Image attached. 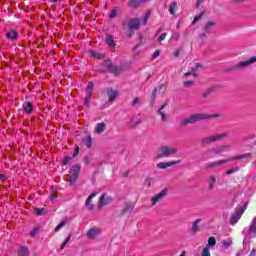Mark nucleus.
Segmentation results:
<instances>
[{"label":"nucleus","instance_id":"obj_1","mask_svg":"<svg viewBox=\"0 0 256 256\" xmlns=\"http://www.w3.org/2000/svg\"><path fill=\"white\" fill-rule=\"evenodd\" d=\"M219 114H207V113H195L187 118L180 121V127H185V125H195L197 121H205L207 119H217Z\"/></svg>","mask_w":256,"mask_h":256},{"label":"nucleus","instance_id":"obj_2","mask_svg":"<svg viewBox=\"0 0 256 256\" xmlns=\"http://www.w3.org/2000/svg\"><path fill=\"white\" fill-rule=\"evenodd\" d=\"M159 153L155 156V159H163L165 157H171V155H177L179 149L175 146L162 145L158 149Z\"/></svg>","mask_w":256,"mask_h":256},{"label":"nucleus","instance_id":"obj_3","mask_svg":"<svg viewBox=\"0 0 256 256\" xmlns=\"http://www.w3.org/2000/svg\"><path fill=\"white\" fill-rule=\"evenodd\" d=\"M225 137H229V132H224L221 134H216L212 136H208L201 139L202 145H209L211 143H215L217 141H221V139H225Z\"/></svg>","mask_w":256,"mask_h":256},{"label":"nucleus","instance_id":"obj_4","mask_svg":"<svg viewBox=\"0 0 256 256\" xmlns=\"http://www.w3.org/2000/svg\"><path fill=\"white\" fill-rule=\"evenodd\" d=\"M249 157H251V153H246V154L235 156L233 158L212 162L208 167H217L219 165H223V163H229V161H237L239 159H247Z\"/></svg>","mask_w":256,"mask_h":256},{"label":"nucleus","instance_id":"obj_5","mask_svg":"<svg viewBox=\"0 0 256 256\" xmlns=\"http://www.w3.org/2000/svg\"><path fill=\"white\" fill-rule=\"evenodd\" d=\"M247 210V204L236 209V211L230 217V225H235L241 217H243V213Z\"/></svg>","mask_w":256,"mask_h":256},{"label":"nucleus","instance_id":"obj_6","mask_svg":"<svg viewBox=\"0 0 256 256\" xmlns=\"http://www.w3.org/2000/svg\"><path fill=\"white\" fill-rule=\"evenodd\" d=\"M81 172V165L75 164L70 168V183H75Z\"/></svg>","mask_w":256,"mask_h":256},{"label":"nucleus","instance_id":"obj_7","mask_svg":"<svg viewBox=\"0 0 256 256\" xmlns=\"http://www.w3.org/2000/svg\"><path fill=\"white\" fill-rule=\"evenodd\" d=\"M167 196V189H163L158 194H156L154 197L151 198V205L152 207H155L159 201H163V198Z\"/></svg>","mask_w":256,"mask_h":256},{"label":"nucleus","instance_id":"obj_8","mask_svg":"<svg viewBox=\"0 0 256 256\" xmlns=\"http://www.w3.org/2000/svg\"><path fill=\"white\" fill-rule=\"evenodd\" d=\"M253 63H256V56L251 57L249 60L237 63L235 69H247V67L253 65Z\"/></svg>","mask_w":256,"mask_h":256},{"label":"nucleus","instance_id":"obj_9","mask_svg":"<svg viewBox=\"0 0 256 256\" xmlns=\"http://www.w3.org/2000/svg\"><path fill=\"white\" fill-rule=\"evenodd\" d=\"M93 87V82H89L86 88V98L84 99V105L86 106L89 105V103L91 102V97L93 95Z\"/></svg>","mask_w":256,"mask_h":256},{"label":"nucleus","instance_id":"obj_10","mask_svg":"<svg viewBox=\"0 0 256 256\" xmlns=\"http://www.w3.org/2000/svg\"><path fill=\"white\" fill-rule=\"evenodd\" d=\"M108 103H113L115 99L119 96V92L117 90H113V88H109L107 90Z\"/></svg>","mask_w":256,"mask_h":256},{"label":"nucleus","instance_id":"obj_11","mask_svg":"<svg viewBox=\"0 0 256 256\" xmlns=\"http://www.w3.org/2000/svg\"><path fill=\"white\" fill-rule=\"evenodd\" d=\"M141 21L138 18H132L128 21V27L131 31L139 29Z\"/></svg>","mask_w":256,"mask_h":256},{"label":"nucleus","instance_id":"obj_12","mask_svg":"<svg viewBox=\"0 0 256 256\" xmlns=\"http://www.w3.org/2000/svg\"><path fill=\"white\" fill-rule=\"evenodd\" d=\"M181 163V160L178 161H170V162H160L156 165L157 169H167V167H173V165H177Z\"/></svg>","mask_w":256,"mask_h":256},{"label":"nucleus","instance_id":"obj_13","mask_svg":"<svg viewBox=\"0 0 256 256\" xmlns=\"http://www.w3.org/2000/svg\"><path fill=\"white\" fill-rule=\"evenodd\" d=\"M98 235H101V229L93 227L90 230H88L86 236L88 239H96Z\"/></svg>","mask_w":256,"mask_h":256},{"label":"nucleus","instance_id":"obj_14","mask_svg":"<svg viewBox=\"0 0 256 256\" xmlns=\"http://www.w3.org/2000/svg\"><path fill=\"white\" fill-rule=\"evenodd\" d=\"M110 203H113V199L109 195H102L99 200L100 207H104L105 205H110Z\"/></svg>","mask_w":256,"mask_h":256},{"label":"nucleus","instance_id":"obj_15","mask_svg":"<svg viewBox=\"0 0 256 256\" xmlns=\"http://www.w3.org/2000/svg\"><path fill=\"white\" fill-rule=\"evenodd\" d=\"M95 197H97V192H94V193L90 194V195L88 196V198L86 199L85 205H86V207H87V209H88L89 211H93V209H94V207H95V205H93V203H91V200H92V199H95Z\"/></svg>","mask_w":256,"mask_h":256},{"label":"nucleus","instance_id":"obj_16","mask_svg":"<svg viewBox=\"0 0 256 256\" xmlns=\"http://www.w3.org/2000/svg\"><path fill=\"white\" fill-rule=\"evenodd\" d=\"M106 129H107V124H105V122H101L96 124L94 128V133H96L97 135H101V133H105Z\"/></svg>","mask_w":256,"mask_h":256},{"label":"nucleus","instance_id":"obj_17","mask_svg":"<svg viewBox=\"0 0 256 256\" xmlns=\"http://www.w3.org/2000/svg\"><path fill=\"white\" fill-rule=\"evenodd\" d=\"M147 1L149 0H130L128 3V7L136 9V7H139V5H142V3H147Z\"/></svg>","mask_w":256,"mask_h":256},{"label":"nucleus","instance_id":"obj_18","mask_svg":"<svg viewBox=\"0 0 256 256\" xmlns=\"http://www.w3.org/2000/svg\"><path fill=\"white\" fill-rule=\"evenodd\" d=\"M201 67V64L197 63L195 64V67H192L189 72H186L184 75L185 77H189L190 75H193V77H197V69Z\"/></svg>","mask_w":256,"mask_h":256},{"label":"nucleus","instance_id":"obj_19","mask_svg":"<svg viewBox=\"0 0 256 256\" xmlns=\"http://www.w3.org/2000/svg\"><path fill=\"white\" fill-rule=\"evenodd\" d=\"M227 145H222L217 148H212L211 151L214 153V155H221V153H224V151H227Z\"/></svg>","mask_w":256,"mask_h":256},{"label":"nucleus","instance_id":"obj_20","mask_svg":"<svg viewBox=\"0 0 256 256\" xmlns=\"http://www.w3.org/2000/svg\"><path fill=\"white\" fill-rule=\"evenodd\" d=\"M143 105V99L141 97H135L131 102V107H141Z\"/></svg>","mask_w":256,"mask_h":256},{"label":"nucleus","instance_id":"obj_21","mask_svg":"<svg viewBox=\"0 0 256 256\" xmlns=\"http://www.w3.org/2000/svg\"><path fill=\"white\" fill-rule=\"evenodd\" d=\"M105 43L108 45V47H115V40L113 38V36L107 34L106 38H105Z\"/></svg>","mask_w":256,"mask_h":256},{"label":"nucleus","instance_id":"obj_22","mask_svg":"<svg viewBox=\"0 0 256 256\" xmlns=\"http://www.w3.org/2000/svg\"><path fill=\"white\" fill-rule=\"evenodd\" d=\"M215 183H217V178L215 176H210L208 178V185L210 191H213V189L215 188Z\"/></svg>","mask_w":256,"mask_h":256},{"label":"nucleus","instance_id":"obj_23","mask_svg":"<svg viewBox=\"0 0 256 256\" xmlns=\"http://www.w3.org/2000/svg\"><path fill=\"white\" fill-rule=\"evenodd\" d=\"M23 109H24V112H26L29 115V113L33 112V103L31 102L24 103Z\"/></svg>","mask_w":256,"mask_h":256},{"label":"nucleus","instance_id":"obj_24","mask_svg":"<svg viewBox=\"0 0 256 256\" xmlns=\"http://www.w3.org/2000/svg\"><path fill=\"white\" fill-rule=\"evenodd\" d=\"M7 39H11L12 41H15L17 37H19V33L15 30H11L6 34Z\"/></svg>","mask_w":256,"mask_h":256},{"label":"nucleus","instance_id":"obj_25","mask_svg":"<svg viewBox=\"0 0 256 256\" xmlns=\"http://www.w3.org/2000/svg\"><path fill=\"white\" fill-rule=\"evenodd\" d=\"M199 223H201L200 219H197L193 222L191 231L193 234H195L197 231H199Z\"/></svg>","mask_w":256,"mask_h":256},{"label":"nucleus","instance_id":"obj_26","mask_svg":"<svg viewBox=\"0 0 256 256\" xmlns=\"http://www.w3.org/2000/svg\"><path fill=\"white\" fill-rule=\"evenodd\" d=\"M19 256H29V248L23 246L18 250Z\"/></svg>","mask_w":256,"mask_h":256},{"label":"nucleus","instance_id":"obj_27","mask_svg":"<svg viewBox=\"0 0 256 256\" xmlns=\"http://www.w3.org/2000/svg\"><path fill=\"white\" fill-rule=\"evenodd\" d=\"M166 105L167 104H163L161 108L158 110V114L162 117V121H167V115H165V112H163Z\"/></svg>","mask_w":256,"mask_h":256},{"label":"nucleus","instance_id":"obj_28","mask_svg":"<svg viewBox=\"0 0 256 256\" xmlns=\"http://www.w3.org/2000/svg\"><path fill=\"white\" fill-rule=\"evenodd\" d=\"M249 233H256V216L252 219L251 225L249 226Z\"/></svg>","mask_w":256,"mask_h":256},{"label":"nucleus","instance_id":"obj_29","mask_svg":"<svg viewBox=\"0 0 256 256\" xmlns=\"http://www.w3.org/2000/svg\"><path fill=\"white\" fill-rule=\"evenodd\" d=\"M211 93H213V87H209V88H206L203 93H202V97L204 99H207V97H209V95H211Z\"/></svg>","mask_w":256,"mask_h":256},{"label":"nucleus","instance_id":"obj_30","mask_svg":"<svg viewBox=\"0 0 256 256\" xmlns=\"http://www.w3.org/2000/svg\"><path fill=\"white\" fill-rule=\"evenodd\" d=\"M135 206L131 203H126L125 208L123 209V213H131Z\"/></svg>","mask_w":256,"mask_h":256},{"label":"nucleus","instance_id":"obj_31","mask_svg":"<svg viewBox=\"0 0 256 256\" xmlns=\"http://www.w3.org/2000/svg\"><path fill=\"white\" fill-rule=\"evenodd\" d=\"M84 145H86V147L88 149H91L92 145H93V142L91 140V136H87L85 139H84Z\"/></svg>","mask_w":256,"mask_h":256},{"label":"nucleus","instance_id":"obj_32","mask_svg":"<svg viewBox=\"0 0 256 256\" xmlns=\"http://www.w3.org/2000/svg\"><path fill=\"white\" fill-rule=\"evenodd\" d=\"M175 9H177V2H173L169 6L170 15H175Z\"/></svg>","mask_w":256,"mask_h":256},{"label":"nucleus","instance_id":"obj_33","mask_svg":"<svg viewBox=\"0 0 256 256\" xmlns=\"http://www.w3.org/2000/svg\"><path fill=\"white\" fill-rule=\"evenodd\" d=\"M66 223H67V220H62V221L56 226L55 231H56V232H57V231H60V230L62 229V227H65Z\"/></svg>","mask_w":256,"mask_h":256},{"label":"nucleus","instance_id":"obj_34","mask_svg":"<svg viewBox=\"0 0 256 256\" xmlns=\"http://www.w3.org/2000/svg\"><path fill=\"white\" fill-rule=\"evenodd\" d=\"M208 245H209L210 247H215V245H217V240H215V237H210V238L208 239Z\"/></svg>","mask_w":256,"mask_h":256},{"label":"nucleus","instance_id":"obj_35","mask_svg":"<svg viewBox=\"0 0 256 256\" xmlns=\"http://www.w3.org/2000/svg\"><path fill=\"white\" fill-rule=\"evenodd\" d=\"M91 55H92V57H94V59H103V54H101V53L91 51Z\"/></svg>","mask_w":256,"mask_h":256},{"label":"nucleus","instance_id":"obj_36","mask_svg":"<svg viewBox=\"0 0 256 256\" xmlns=\"http://www.w3.org/2000/svg\"><path fill=\"white\" fill-rule=\"evenodd\" d=\"M69 241H71V234H69L68 237L64 240V242L62 243L60 249L61 250L65 249V246L69 243Z\"/></svg>","mask_w":256,"mask_h":256},{"label":"nucleus","instance_id":"obj_37","mask_svg":"<svg viewBox=\"0 0 256 256\" xmlns=\"http://www.w3.org/2000/svg\"><path fill=\"white\" fill-rule=\"evenodd\" d=\"M45 213H47V211L44 208H36L35 209L36 215H45Z\"/></svg>","mask_w":256,"mask_h":256},{"label":"nucleus","instance_id":"obj_38","mask_svg":"<svg viewBox=\"0 0 256 256\" xmlns=\"http://www.w3.org/2000/svg\"><path fill=\"white\" fill-rule=\"evenodd\" d=\"M209 27H215V22H207V23H206V26H205V28H204V31H205L206 33L209 32Z\"/></svg>","mask_w":256,"mask_h":256},{"label":"nucleus","instance_id":"obj_39","mask_svg":"<svg viewBox=\"0 0 256 256\" xmlns=\"http://www.w3.org/2000/svg\"><path fill=\"white\" fill-rule=\"evenodd\" d=\"M139 123H141V120H131L128 124L129 127H137V125H139Z\"/></svg>","mask_w":256,"mask_h":256},{"label":"nucleus","instance_id":"obj_40","mask_svg":"<svg viewBox=\"0 0 256 256\" xmlns=\"http://www.w3.org/2000/svg\"><path fill=\"white\" fill-rule=\"evenodd\" d=\"M202 17H203V12L194 17V20H193L192 24L195 25V23L200 21L202 19Z\"/></svg>","mask_w":256,"mask_h":256},{"label":"nucleus","instance_id":"obj_41","mask_svg":"<svg viewBox=\"0 0 256 256\" xmlns=\"http://www.w3.org/2000/svg\"><path fill=\"white\" fill-rule=\"evenodd\" d=\"M202 256H211V252L209 251V248L202 249Z\"/></svg>","mask_w":256,"mask_h":256},{"label":"nucleus","instance_id":"obj_42","mask_svg":"<svg viewBox=\"0 0 256 256\" xmlns=\"http://www.w3.org/2000/svg\"><path fill=\"white\" fill-rule=\"evenodd\" d=\"M149 17H151V13L150 12L146 13V15L143 18V24L144 25H146L147 21H149Z\"/></svg>","mask_w":256,"mask_h":256},{"label":"nucleus","instance_id":"obj_43","mask_svg":"<svg viewBox=\"0 0 256 256\" xmlns=\"http://www.w3.org/2000/svg\"><path fill=\"white\" fill-rule=\"evenodd\" d=\"M194 84H195V81H185V82H183V86L187 87V88L191 87V85H194Z\"/></svg>","mask_w":256,"mask_h":256},{"label":"nucleus","instance_id":"obj_44","mask_svg":"<svg viewBox=\"0 0 256 256\" xmlns=\"http://www.w3.org/2000/svg\"><path fill=\"white\" fill-rule=\"evenodd\" d=\"M37 233H39V228H34V229L30 232V236H31V237H35V235H37Z\"/></svg>","mask_w":256,"mask_h":256},{"label":"nucleus","instance_id":"obj_45","mask_svg":"<svg viewBox=\"0 0 256 256\" xmlns=\"http://www.w3.org/2000/svg\"><path fill=\"white\" fill-rule=\"evenodd\" d=\"M165 37H167V33L164 32L158 37V41H165Z\"/></svg>","mask_w":256,"mask_h":256},{"label":"nucleus","instance_id":"obj_46","mask_svg":"<svg viewBox=\"0 0 256 256\" xmlns=\"http://www.w3.org/2000/svg\"><path fill=\"white\" fill-rule=\"evenodd\" d=\"M69 161H71V156H65L63 159V165H67V163H69Z\"/></svg>","mask_w":256,"mask_h":256},{"label":"nucleus","instance_id":"obj_47","mask_svg":"<svg viewBox=\"0 0 256 256\" xmlns=\"http://www.w3.org/2000/svg\"><path fill=\"white\" fill-rule=\"evenodd\" d=\"M159 55H161V51L156 50V51L153 53V55H152V59H157V57H158Z\"/></svg>","mask_w":256,"mask_h":256},{"label":"nucleus","instance_id":"obj_48","mask_svg":"<svg viewBox=\"0 0 256 256\" xmlns=\"http://www.w3.org/2000/svg\"><path fill=\"white\" fill-rule=\"evenodd\" d=\"M115 17H117V10H112L110 13V18L113 19Z\"/></svg>","mask_w":256,"mask_h":256},{"label":"nucleus","instance_id":"obj_49","mask_svg":"<svg viewBox=\"0 0 256 256\" xmlns=\"http://www.w3.org/2000/svg\"><path fill=\"white\" fill-rule=\"evenodd\" d=\"M77 155H79V147L78 146L75 148L72 157H76Z\"/></svg>","mask_w":256,"mask_h":256},{"label":"nucleus","instance_id":"obj_50","mask_svg":"<svg viewBox=\"0 0 256 256\" xmlns=\"http://www.w3.org/2000/svg\"><path fill=\"white\" fill-rule=\"evenodd\" d=\"M146 187H151V178H147L145 181Z\"/></svg>","mask_w":256,"mask_h":256},{"label":"nucleus","instance_id":"obj_51","mask_svg":"<svg viewBox=\"0 0 256 256\" xmlns=\"http://www.w3.org/2000/svg\"><path fill=\"white\" fill-rule=\"evenodd\" d=\"M205 0H197L196 7L199 8V6L203 3Z\"/></svg>","mask_w":256,"mask_h":256},{"label":"nucleus","instance_id":"obj_52","mask_svg":"<svg viewBox=\"0 0 256 256\" xmlns=\"http://www.w3.org/2000/svg\"><path fill=\"white\" fill-rule=\"evenodd\" d=\"M156 95H157V88H155L152 93V99H155Z\"/></svg>","mask_w":256,"mask_h":256},{"label":"nucleus","instance_id":"obj_53","mask_svg":"<svg viewBox=\"0 0 256 256\" xmlns=\"http://www.w3.org/2000/svg\"><path fill=\"white\" fill-rule=\"evenodd\" d=\"M180 51L179 50H176L175 52H174V57H179V55H180Z\"/></svg>","mask_w":256,"mask_h":256},{"label":"nucleus","instance_id":"obj_54","mask_svg":"<svg viewBox=\"0 0 256 256\" xmlns=\"http://www.w3.org/2000/svg\"><path fill=\"white\" fill-rule=\"evenodd\" d=\"M5 179H7V178L5 177V175L0 174V181H5Z\"/></svg>","mask_w":256,"mask_h":256},{"label":"nucleus","instance_id":"obj_55","mask_svg":"<svg viewBox=\"0 0 256 256\" xmlns=\"http://www.w3.org/2000/svg\"><path fill=\"white\" fill-rule=\"evenodd\" d=\"M256 255V250L252 249V251L250 252V256H255Z\"/></svg>","mask_w":256,"mask_h":256},{"label":"nucleus","instance_id":"obj_56","mask_svg":"<svg viewBox=\"0 0 256 256\" xmlns=\"http://www.w3.org/2000/svg\"><path fill=\"white\" fill-rule=\"evenodd\" d=\"M231 173H235V170H228V171H226L227 175H231Z\"/></svg>","mask_w":256,"mask_h":256},{"label":"nucleus","instance_id":"obj_57","mask_svg":"<svg viewBox=\"0 0 256 256\" xmlns=\"http://www.w3.org/2000/svg\"><path fill=\"white\" fill-rule=\"evenodd\" d=\"M185 255H187V252L186 251H182V253L179 256H185Z\"/></svg>","mask_w":256,"mask_h":256},{"label":"nucleus","instance_id":"obj_58","mask_svg":"<svg viewBox=\"0 0 256 256\" xmlns=\"http://www.w3.org/2000/svg\"><path fill=\"white\" fill-rule=\"evenodd\" d=\"M58 0H52V3H57Z\"/></svg>","mask_w":256,"mask_h":256},{"label":"nucleus","instance_id":"obj_59","mask_svg":"<svg viewBox=\"0 0 256 256\" xmlns=\"http://www.w3.org/2000/svg\"><path fill=\"white\" fill-rule=\"evenodd\" d=\"M147 79H151V75H148Z\"/></svg>","mask_w":256,"mask_h":256},{"label":"nucleus","instance_id":"obj_60","mask_svg":"<svg viewBox=\"0 0 256 256\" xmlns=\"http://www.w3.org/2000/svg\"><path fill=\"white\" fill-rule=\"evenodd\" d=\"M110 63V61H107L106 64Z\"/></svg>","mask_w":256,"mask_h":256}]
</instances>
